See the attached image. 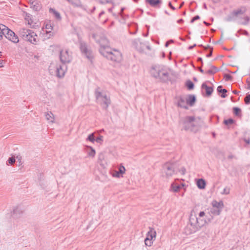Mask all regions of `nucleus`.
I'll return each mask as SVG.
<instances>
[{
  "instance_id": "obj_33",
  "label": "nucleus",
  "mask_w": 250,
  "mask_h": 250,
  "mask_svg": "<svg viewBox=\"0 0 250 250\" xmlns=\"http://www.w3.org/2000/svg\"><path fill=\"white\" fill-rule=\"evenodd\" d=\"M87 148L90 149V150L87 152L88 156L90 157H94L96 153L95 149L91 146H87Z\"/></svg>"
},
{
  "instance_id": "obj_10",
  "label": "nucleus",
  "mask_w": 250,
  "mask_h": 250,
  "mask_svg": "<svg viewBox=\"0 0 250 250\" xmlns=\"http://www.w3.org/2000/svg\"><path fill=\"white\" fill-rule=\"evenodd\" d=\"M80 48L83 54L89 61H91L93 56L92 52L87 44L82 41L80 42Z\"/></svg>"
},
{
  "instance_id": "obj_52",
  "label": "nucleus",
  "mask_w": 250,
  "mask_h": 250,
  "mask_svg": "<svg viewBox=\"0 0 250 250\" xmlns=\"http://www.w3.org/2000/svg\"><path fill=\"white\" fill-rule=\"evenodd\" d=\"M124 10V8H122L120 11H117V12H120L121 13L119 14V15L122 17L123 16V12Z\"/></svg>"
},
{
  "instance_id": "obj_26",
  "label": "nucleus",
  "mask_w": 250,
  "mask_h": 250,
  "mask_svg": "<svg viewBox=\"0 0 250 250\" xmlns=\"http://www.w3.org/2000/svg\"><path fill=\"white\" fill-rule=\"evenodd\" d=\"M198 188L200 189H204L206 187V182L203 179H199L196 183Z\"/></svg>"
},
{
  "instance_id": "obj_46",
  "label": "nucleus",
  "mask_w": 250,
  "mask_h": 250,
  "mask_svg": "<svg viewBox=\"0 0 250 250\" xmlns=\"http://www.w3.org/2000/svg\"><path fill=\"white\" fill-rule=\"evenodd\" d=\"M45 28L47 30H48V31H46L47 32H50V30H52V27L51 26V25L50 24H47L46 25H45Z\"/></svg>"
},
{
  "instance_id": "obj_45",
  "label": "nucleus",
  "mask_w": 250,
  "mask_h": 250,
  "mask_svg": "<svg viewBox=\"0 0 250 250\" xmlns=\"http://www.w3.org/2000/svg\"><path fill=\"white\" fill-rule=\"evenodd\" d=\"M156 232L152 228H149V230L147 232L146 234H156Z\"/></svg>"
},
{
  "instance_id": "obj_31",
  "label": "nucleus",
  "mask_w": 250,
  "mask_h": 250,
  "mask_svg": "<svg viewBox=\"0 0 250 250\" xmlns=\"http://www.w3.org/2000/svg\"><path fill=\"white\" fill-rule=\"evenodd\" d=\"M227 92V90L226 89H222V86L220 85V96L223 98H226L227 96L226 93Z\"/></svg>"
},
{
  "instance_id": "obj_43",
  "label": "nucleus",
  "mask_w": 250,
  "mask_h": 250,
  "mask_svg": "<svg viewBox=\"0 0 250 250\" xmlns=\"http://www.w3.org/2000/svg\"><path fill=\"white\" fill-rule=\"evenodd\" d=\"M8 163L11 164V165H13V164L15 163V159L14 157H10L9 159H8Z\"/></svg>"
},
{
  "instance_id": "obj_37",
  "label": "nucleus",
  "mask_w": 250,
  "mask_h": 250,
  "mask_svg": "<svg viewBox=\"0 0 250 250\" xmlns=\"http://www.w3.org/2000/svg\"><path fill=\"white\" fill-rule=\"evenodd\" d=\"M87 140L91 142H94L95 141V137H94V133L90 134L88 136Z\"/></svg>"
},
{
  "instance_id": "obj_5",
  "label": "nucleus",
  "mask_w": 250,
  "mask_h": 250,
  "mask_svg": "<svg viewBox=\"0 0 250 250\" xmlns=\"http://www.w3.org/2000/svg\"><path fill=\"white\" fill-rule=\"evenodd\" d=\"M102 55L107 59L114 62H120L122 60V55L121 52L116 49L109 48V50H107L105 52H103Z\"/></svg>"
},
{
  "instance_id": "obj_11",
  "label": "nucleus",
  "mask_w": 250,
  "mask_h": 250,
  "mask_svg": "<svg viewBox=\"0 0 250 250\" xmlns=\"http://www.w3.org/2000/svg\"><path fill=\"white\" fill-rule=\"evenodd\" d=\"M60 58L62 63H69L72 60V55L68 50H62L60 53Z\"/></svg>"
},
{
  "instance_id": "obj_15",
  "label": "nucleus",
  "mask_w": 250,
  "mask_h": 250,
  "mask_svg": "<svg viewBox=\"0 0 250 250\" xmlns=\"http://www.w3.org/2000/svg\"><path fill=\"white\" fill-rule=\"evenodd\" d=\"M66 70V66L63 63L62 65H57L56 70V75L58 78H62L64 76Z\"/></svg>"
},
{
  "instance_id": "obj_21",
  "label": "nucleus",
  "mask_w": 250,
  "mask_h": 250,
  "mask_svg": "<svg viewBox=\"0 0 250 250\" xmlns=\"http://www.w3.org/2000/svg\"><path fill=\"white\" fill-rule=\"evenodd\" d=\"M201 87L203 91L204 90H205V93L207 96L211 95L213 92V88L211 87L208 86L205 83H203Z\"/></svg>"
},
{
  "instance_id": "obj_3",
  "label": "nucleus",
  "mask_w": 250,
  "mask_h": 250,
  "mask_svg": "<svg viewBox=\"0 0 250 250\" xmlns=\"http://www.w3.org/2000/svg\"><path fill=\"white\" fill-rule=\"evenodd\" d=\"M19 35L23 40L28 41L32 44H36L39 42L36 34L32 30L21 28L19 31Z\"/></svg>"
},
{
  "instance_id": "obj_56",
  "label": "nucleus",
  "mask_w": 250,
  "mask_h": 250,
  "mask_svg": "<svg viewBox=\"0 0 250 250\" xmlns=\"http://www.w3.org/2000/svg\"><path fill=\"white\" fill-rule=\"evenodd\" d=\"M199 70L201 73L205 74L206 70L202 69L201 68H199Z\"/></svg>"
},
{
  "instance_id": "obj_38",
  "label": "nucleus",
  "mask_w": 250,
  "mask_h": 250,
  "mask_svg": "<svg viewBox=\"0 0 250 250\" xmlns=\"http://www.w3.org/2000/svg\"><path fill=\"white\" fill-rule=\"evenodd\" d=\"M234 122V120L232 119H229L228 120H226L224 121V123L228 125H229L232 124Z\"/></svg>"
},
{
  "instance_id": "obj_1",
  "label": "nucleus",
  "mask_w": 250,
  "mask_h": 250,
  "mask_svg": "<svg viewBox=\"0 0 250 250\" xmlns=\"http://www.w3.org/2000/svg\"><path fill=\"white\" fill-rule=\"evenodd\" d=\"M150 73L153 77L159 79L164 82L171 81L172 79V72L163 65L152 66L150 69Z\"/></svg>"
},
{
  "instance_id": "obj_62",
  "label": "nucleus",
  "mask_w": 250,
  "mask_h": 250,
  "mask_svg": "<svg viewBox=\"0 0 250 250\" xmlns=\"http://www.w3.org/2000/svg\"><path fill=\"white\" fill-rule=\"evenodd\" d=\"M183 21V19H180L178 21V23H181Z\"/></svg>"
},
{
  "instance_id": "obj_32",
  "label": "nucleus",
  "mask_w": 250,
  "mask_h": 250,
  "mask_svg": "<svg viewBox=\"0 0 250 250\" xmlns=\"http://www.w3.org/2000/svg\"><path fill=\"white\" fill-rule=\"evenodd\" d=\"M181 187L180 185L177 184H172L171 186L172 190L174 192H177L181 188Z\"/></svg>"
},
{
  "instance_id": "obj_30",
  "label": "nucleus",
  "mask_w": 250,
  "mask_h": 250,
  "mask_svg": "<svg viewBox=\"0 0 250 250\" xmlns=\"http://www.w3.org/2000/svg\"><path fill=\"white\" fill-rule=\"evenodd\" d=\"M49 12L54 15L55 18L57 20H60L61 19V15L59 12L56 11L55 9L50 8L49 9Z\"/></svg>"
},
{
  "instance_id": "obj_22",
  "label": "nucleus",
  "mask_w": 250,
  "mask_h": 250,
  "mask_svg": "<svg viewBox=\"0 0 250 250\" xmlns=\"http://www.w3.org/2000/svg\"><path fill=\"white\" fill-rule=\"evenodd\" d=\"M186 99L188 104L191 106H193L196 102V97L193 95H188Z\"/></svg>"
},
{
  "instance_id": "obj_13",
  "label": "nucleus",
  "mask_w": 250,
  "mask_h": 250,
  "mask_svg": "<svg viewBox=\"0 0 250 250\" xmlns=\"http://www.w3.org/2000/svg\"><path fill=\"white\" fill-rule=\"evenodd\" d=\"M209 212L213 215L219 214V202L213 200L211 203V207L209 209Z\"/></svg>"
},
{
  "instance_id": "obj_18",
  "label": "nucleus",
  "mask_w": 250,
  "mask_h": 250,
  "mask_svg": "<svg viewBox=\"0 0 250 250\" xmlns=\"http://www.w3.org/2000/svg\"><path fill=\"white\" fill-rule=\"evenodd\" d=\"M31 7L36 11L42 8V4L39 0H30Z\"/></svg>"
},
{
  "instance_id": "obj_36",
  "label": "nucleus",
  "mask_w": 250,
  "mask_h": 250,
  "mask_svg": "<svg viewBox=\"0 0 250 250\" xmlns=\"http://www.w3.org/2000/svg\"><path fill=\"white\" fill-rule=\"evenodd\" d=\"M125 167L122 165H121L119 167V172L120 173V174H124L125 173Z\"/></svg>"
},
{
  "instance_id": "obj_50",
  "label": "nucleus",
  "mask_w": 250,
  "mask_h": 250,
  "mask_svg": "<svg viewBox=\"0 0 250 250\" xmlns=\"http://www.w3.org/2000/svg\"><path fill=\"white\" fill-rule=\"evenodd\" d=\"M205 215V213L204 211H201L199 213V217L200 218H204V216Z\"/></svg>"
},
{
  "instance_id": "obj_61",
  "label": "nucleus",
  "mask_w": 250,
  "mask_h": 250,
  "mask_svg": "<svg viewBox=\"0 0 250 250\" xmlns=\"http://www.w3.org/2000/svg\"><path fill=\"white\" fill-rule=\"evenodd\" d=\"M211 55H212V50L210 51V52L208 54V55H207V56L208 57H209L211 56Z\"/></svg>"
},
{
  "instance_id": "obj_49",
  "label": "nucleus",
  "mask_w": 250,
  "mask_h": 250,
  "mask_svg": "<svg viewBox=\"0 0 250 250\" xmlns=\"http://www.w3.org/2000/svg\"><path fill=\"white\" fill-rule=\"evenodd\" d=\"M186 168L184 167H182L179 170V172L182 173V174H184L186 172Z\"/></svg>"
},
{
  "instance_id": "obj_51",
  "label": "nucleus",
  "mask_w": 250,
  "mask_h": 250,
  "mask_svg": "<svg viewBox=\"0 0 250 250\" xmlns=\"http://www.w3.org/2000/svg\"><path fill=\"white\" fill-rule=\"evenodd\" d=\"M120 173L118 171H115V174H114L113 176L114 177H120Z\"/></svg>"
},
{
  "instance_id": "obj_60",
  "label": "nucleus",
  "mask_w": 250,
  "mask_h": 250,
  "mask_svg": "<svg viewBox=\"0 0 250 250\" xmlns=\"http://www.w3.org/2000/svg\"><path fill=\"white\" fill-rule=\"evenodd\" d=\"M104 14V11H102L100 14H99V17H100L103 14Z\"/></svg>"
},
{
  "instance_id": "obj_29",
  "label": "nucleus",
  "mask_w": 250,
  "mask_h": 250,
  "mask_svg": "<svg viewBox=\"0 0 250 250\" xmlns=\"http://www.w3.org/2000/svg\"><path fill=\"white\" fill-rule=\"evenodd\" d=\"M108 11L111 13L115 18H117L119 16V14L121 13L120 12H117L115 10V7L114 6L108 8Z\"/></svg>"
},
{
  "instance_id": "obj_25",
  "label": "nucleus",
  "mask_w": 250,
  "mask_h": 250,
  "mask_svg": "<svg viewBox=\"0 0 250 250\" xmlns=\"http://www.w3.org/2000/svg\"><path fill=\"white\" fill-rule=\"evenodd\" d=\"M218 71V68L214 66L210 65L209 68L208 70H206L205 74L208 75H212Z\"/></svg>"
},
{
  "instance_id": "obj_59",
  "label": "nucleus",
  "mask_w": 250,
  "mask_h": 250,
  "mask_svg": "<svg viewBox=\"0 0 250 250\" xmlns=\"http://www.w3.org/2000/svg\"><path fill=\"white\" fill-rule=\"evenodd\" d=\"M198 62H202V63H203L202 59L201 58H198Z\"/></svg>"
},
{
  "instance_id": "obj_17",
  "label": "nucleus",
  "mask_w": 250,
  "mask_h": 250,
  "mask_svg": "<svg viewBox=\"0 0 250 250\" xmlns=\"http://www.w3.org/2000/svg\"><path fill=\"white\" fill-rule=\"evenodd\" d=\"M177 106L186 109H188V104L186 97L180 96L178 98Z\"/></svg>"
},
{
  "instance_id": "obj_41",
  "label": "nucleus",
  "mask_w": 250,
  "mask_h": 250,
  "mask_svg": "<svg viewBox=\"0 0 250 250\" xmlns=\"http://www.w3.org/2000/svg\"><path fill=\"white\" fill-rule=\"evenodd\" d=\"M103 137L102 136H100L99 137H97L96 139H95V141H96V142L102 144L103 142Z\"/></svg>"
},
{
  "instance_id": "obj_55",
  "label": "nucleus",
  "mask_w": 250,
  "mask_h": 250,
  "mask_svg": "<svg viewBox=\"0 0 250 250\" xmlns=\"http://www.w3.org/2000/svg\"><path fill=\"white\" fill-rule=\"evenodd\" d=\"M224 207V204L222 201H220V209Z\"/></svg>"
},
{
  "instance_id": "obj_6",
  "label": "nucleus",
  "mask_w": 250,
  "mask_h": 250,
  "mask_svg": "<svg viewBox=\"0 0 250 250\" xmlns=\"http://www.w3.org/2000/svg\"><path fill=\"white\" fill-rule=\"evenodd\" d=\"M0 31L1 32V34L4 36L6 38L9 40L12 41L14 43H17L19 42L18 37L16 35L15 33L9 29L7 27L3 24H0Z\"/></svg>"
},
{
  "instance_id": "obj_40",
  "label": "nucleus",
  "mask_w": 250,
  "mask_h": 250,
  "mask_svg": "<svg viewBox=\"0 0 250 250\" xmlns=\"http://www.w3.org/2000/svg\"><path fill=\"white\" fill-rule=\"evenodd\" d=\"M241 109L239 108L236 107L233 108V112L235 115H238Z\"/></svg>"
},
{
  "instance_id": "obj_34",
  "label": "nucleus",
  "mask_w": 250,
  "mask_h": 250,
  "mask_svg": "<svg viewBox=\"0 0 250 250\" xmlns=\"http://www.w3.org/2000/svg\"><path fill=\"white\" fill-rule=\"evenodd\" d=\"M186 86L189 90H191L194 88V84L190 80L187 81Z\"/></svg>"
},
{
  "instance_id": "obj_4",
  "label": "nucleus",
  "mask_w": 250,
  "mask_h": 250,
  "mask_svg": "<svg viewBox=\"0 0 250 250\" xmlns=\"http://www.w3.org/2000/svg\"><path fill=\"white\" fill-rule=\"evenodd\" d=\"M92 37L100 44L99 51L101 54L107 50H109L110 47L109 41L104 35H99L97 34H93Z\"/></svg>"
},
{
  "instance_id": "obj_20",
  "label": "nucleus",
  "mask_w": 250,
  "mask_h": 250,
  "mask_svg": "<svg viewBox=\"0 0 250 250\" xmlns=\"http://www.w3.org/2000/svg\"><path fill=\"white\" fill-rule=\"evenodd\" d=\"M145 239V243L146 246L150 247L152 245L153 242L156 240V235H147Z\"/></svg>"
},
{
  "instance_id": "obj_57",
  "label": "nucleus",
  "mask_w": 250,
  "mask_h": 250,
  "mask_svg": "<svg viewBox=\"0 0 250 250\" xmlns=\"http://www.w3.org/2000/svg\"><path fill=\"white\" fill-rule=\"evenodd\" d=\"M245 142L248 144H250V139H245Z\"/></svg>"
},
{
  "instance_id": "obj_44",
  "label": "nucleus",
  "mask_w": 250,
  "mask_h": 250,
  "mask_svg": "<svg viewBox=\"0 0 250 250\" xmlns=\"http://www.w3.org/2000/svg\"><path fill=\"white\" fill-rule=\"evenodd\" d=\"M229 193V188H225L223 191L221 192L222 194H228Z\"/></svg>"
},
{
  "instance_id": "obj_53",
  "label": "nucleus",
  "mask_w": 250,
  "mask_h": 250,
  "mask_svg": "<svg viewBox=\"0 0 250 250\" xmlns=\"http://www.w3.org/2000/svg\"><path fill=\"white\" fill-rule=\"evenodd\" d=\"M168 6L170 7V8L171 9H172V10H175V8L172 5L171 3L170 2H169L168 3Z\"/></svg>"
},
{
  "instance_id": "obj_27",
  "label": "nucleus",
  "mask_w": 250,
  "mask_h": 250,
  "mask_svg": "<svg viewBox=\"0 0 250 250\" xmlns=\"http://www.w3.org/2000/svg\"><path fill=\"white\" fill-rule=\"evenodd\" d=\"M45 118L47 121H49L50 122L53 123L54 122V116L53 114L49 111L45 113Z\"/></svg>"
},
{
  "instance_id": "obj_42",
  "label": "nucleus",
  "mask_w": 250,
  "mask_h": 250,
  "mask_svg": "<svg viewBox=\"0 0 250 250\" xmlns=\"http://www.w3.org/2000/svg\"><path fill=\"white\" fill-rule=\"evenodd\" d=\"M98 1L102 4L109 3L111 2V0H97Z\"/></svg>"
},
{
  "instance_id": "obj_9",
  "label": "nucleus",
  "mask_w": 250,
  "mask_h": 250,
  "mask_svg": "<svg viewBox=\"0 0 250 250\" xmlns=\"http://www.w3.org/2000/svg\"><path fill=\"white\" fill-rule=\"evenodd\" d=\"M164 176L169 178L175 174V165L172 163H167L164 165L162 169Z\"/></svg>"
},
{
  "instance_id": "obj_12",
  "label": "nucleus",
  "mask_w": 250,
  "mask_h": 250,
  "mask_svg": "<svg viewBox=\"0 0 250 250\" xmlns=\"http://www.w3.org/2000/svg\"><path fill=\"white\" fill-rule=\"evenodd\" d=\"M133 46L139 52H144L145 48L150 50L149 46L140 42L139 39H135L132 42Z\"/></svg>"
},
{
  "instance_id": "obj_7",
  "label": "nucleus",
  "mask_w": 250,
  "mask_h": 250,
  "mask_svg": "<svg viewBox=\"0 0 250 250\" xmlns=\"http://www.w3.org/2000/svg\"><path fill=\"white\" fill-rule=\"evenodd\" d=\"M187 122L189 123L192 122V125H190V131L196 132L199 130L200 127L203 125V120L199 117L188 116Z\"/></svg>"
},
{
  "instance_id": "obj_19",
  "label": "nucleus",
  "mask_w": 250,
  "mask_h": 250,
  "mask_svg": "<svg viewBox=\"0 0 250 250\" xmlns=\"http://www.w3.org/2000/svg\"><path fill=\"white\" fill-rule=\"evenodd\" d=\"M23 212V210L20 206L15 207L13 210L12 215L14 218H18Z\"/></svg>"
},
{
  "instance_id": "obj_64",
  "label": "nucleus",
  "mask_w": 250,
  "mask_h": 250,
  "mask_svg": "<svg viewBox=\"0 0 250 250\" xmlns=\"http://www.w3.org/2000/svg\"><path fill=\"white\" fill-rule=\"evenodd\" d=\"M248 88L250 89V82H248Z\"/></svg>"
},
{
  "instance_id": "obj_48",
  "label": "nucleus",
  "mask_w": 250,
  "mask_h": 250,
  "mask_svg": "<svg viewBox=\"0 0 250 250\" xmlns=\"http://www.w3.org/2000/svg\"><path fill=\"white\" fill-rule=\"evenodd\" d=\"M230 78H231V76L230 75L226 74H224V79H225L226 81L229 80L230 79Z\"/></svg>"
},
{
  "instance_id": "obj_23",
  "label": "nucleus",
  "mask_w": 250,
  "mask_h": 250,
  "mask_svg": "<svg viewBox=\"0 0 250 250\" xmlns=\"http://www.w3.org/2000/svg\"><path fill=\"white\" fill-rule=\"evenodd\" d=\"M146 1L154 7H160V4L162 2V0H146Z\"/></svg>"
},
{
  "instance_id": "obj_54",
  "label": "nucleus",
  "mask_w": 250,
  "mask_h": 250,
  "mask_svg": "<svg viewBox=\"0 0 250 250\" xmlns=\"http://www.w3.org/2000/svg\"><path fill=\"white\" fill-rule=\"evenodd\" d=\"M4 63V62L3 60H0V67H2L3 66V64Z\"/></svg>"
},
{
  "instance_id": "obj_47",
  "label": "nucleus",
  "mask_w": 250,
  "mask_h": 250,
  "mask_svg": "<svg viewBox=\"0 0 250 250\" xmlns=\"http://www.w3.org/2000/svg\"><path fill=\"white\" fill-rule=\"evenodd\" d=\"M199 19H200V17L199 16H198V15H197V16H195L194 17H193L191 19V20L190 21V22L191 23H193L194 21H196V20H198Z\"/></svg>"
},
{
  "instance_id": "obj_63",
  "label": "nucleus",
  "mask_w": 250,
  "mask_h": 250,
  "mask_svg": "<svg viewBox=\"0 0 250 250\" xmlns=\"http://www.w3.org/2000/svg\"><path fill=\"white\" fill-rule=\"evenodd\" d=\"M169 45V42H167L166 44H165V46L166 47H167Z\"/></svg>"
},
{
  "instance_id": "obj_8",
  "label": "nucleus",
  "mask_w": 250,
  "mask_h": 250,
  "mask_svg": "<svg viewBox=\"0 0 250 250\" xmlns=\"http://www.w3.org/2000/svg\"><path fill=\"white\" fill-rule=\"evenodd\" d=\"M98 89L99 88H97L95 91L96 98L100 102V104L103 106V108L106 109L110 104V100L105 94H104L99 91Z\"/></svg>"
},
{
  "instance_id": "obj_14",
  "label": "nucleus",
  "mask_w": 250,
  "mask_h": 250,
  "mask_svg": "<svg viewBox=\"0 0 250 250\" xmlns=\"http://www.w3.org/2000/svg\"><path fill=\"white\" fill-rule=\"evenodd\" d=\"M246 11V8L245 7H241L239 8H238L235 10H234L231 13V16L232 18L229 19V21H231L233 19H234L235 18L239 17L241 15L244 14Z\"/></svg>"
},
{
  "instance_id": "obj_28",
  "label": "nucleus",
  "mask_w": 250,
  "mask_h": 250,
  "mask_svg": "<svg viewBox=\"0 0 250 250\" xmlns=\"http://www.w3.org/2000/svg\"><path fill=\"white\" fill-rule=\"evenodd\" d=\"M23 15L24 17L25 20L28 22V24L32 25L33 22L32 19V15L25 12H23Z\"/></svg>"
},
{
  "instance_id": "obj_58",
  "label": "nucleus",
  "mask_w": 250,
  "mask_h": 250,
  "mask_svg": "<svg viewBox=\"0 0 250 250\" xmlns=\"http://www.w3.org/2000/svg\"><path fill=\"white\" fill-rule=\"evenodd\" d=\"M196 46V44H194L193 45L189 46L188 47V49H189V50H191V49H192V48H193V47H194V46Z\"/></svg>"
},
{
  "instance_id": "obj_35",
  "label": "nucleus",
  "mask_w": 250,
  "mask_h": 250,
  "mask_svg": "<svg viewBox=\"0 0 250 250\" xmlns=\"http://www.w3.org/2000/svg\"><path fill=\"white\" fill-rule=\"evenodd\" d=\"M250 21V18L248 16H246L244 17V18L240 21L241 24L246 25L248 23L249 21Z\"/></svg>"
},
{
  "instance_id": "obj_16",
  "label": "nucleus",
  "mask_w": 250,
  "mask_h": 250,
  "mask_svg": "<svg viewBox=\"0 0 250 250\" xmlns=\"http://www.w3.org/2000/svg\"><path fill=\"white\" fill-rule=\"evenodd\" d=\"M188 118V116H186L182 119H181L180 121V125L182 127V129H184L186 131H190V125H192V122H190L188 123L187 122V120Z\"/></svg>"
},
{
  "instance_id": "obj_39",
  "label": "nucleus",
  "mask_w": 250,
  "mask_h": 250,
  "mask_svg": "<svg viewBox=\"0 0 250 250\" xmlns=\"http://www.w3.org/2000/svg\"><path fill=\"white\" fill-rule=\"evenodd\" d=\"M245 102L247 104H250V94H248L245 97Z\"/></svg>"
},
{
  "instance_id": "obj_2",
  "label": "nucleus",
  "mask_w": 250,
  "mask_h": 250,
  "mask_svg": "<svg viewBox=\"0 0 250 250\" xmlns=\"http://www.w3.org/2000/svg\"><path fill=\"white\" fill-rule=\"evenodd\" d=\"M189 222V223L188 225V228H189L190 229V232L188 233L189 234L195 233L206 223L205 218H200V217H197L196 215L193 214L192 212L190 214Z\"/></svg>"
},
{
  "instance_id": "obj_24",
  "label": "nucleus",
  "mask_w": 250,
  "mask_h": 250,
  "mask_svg": "<svg viewBox=\"0 0 250 250\" xmlns=\"http://www.w3.org/2000/svg\"><path fill=\"white\" fill-rule=\"evenodd\" d=\"M105 152H102L100 153H99L98 155V162L100 164V165L103 167H104L105 166L103 164V162L105 160Z\"/></svg>"
}]
</instances>
